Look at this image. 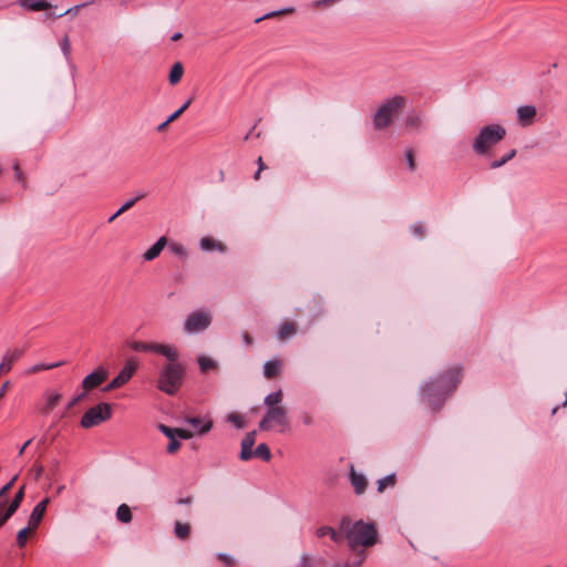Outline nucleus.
Masks as SVG:
<instances>
[{
  "label": "nucleus",
  "mask_w": 567,
  "mask_h": 567,
  "mask_svg": "<svg viewBox=\"0 0 567 567\" xmlns=\"http://www.w3.org/2000/svg\"><path fill=\"white\" fill-rule=\"evenodd\" d=\"M340 530L350 549H369L379 542V533L373 522H353L350 517H343Z\"/></svg>",
  "instance_id": "obj_1"
},
{
  "label": "nucleus",
  "mask_w": 567,
  "mask_h": 567,
  "mask_svg": "<svg viewBox=\"0 0 567 567\" xmlns=\"http://www.w3.org/2000/svg\"><path fill=\"white\" fill-rule=\"evenodd\" d=\"M461 380L458 368L446 371L439 379L431 381L423 389L424 400L434 409L442 405L447 394L455 390Z\"/></svg>",
  "instance_id": "obj_2"
},
{
  "label": "nucleus",
  "mask_w": 567,
  "mask_h": 567,
  "mask_svg": "<svg viewBox=\"0 0 567 567\" xmlns=\"http://www.w3.org/2000/svg\"><path fill=\"white\" fill-rule=\"evenodd\" d=\"M506 136V128L501 124L483 126L474 137L472 148L476 155L485 156Z\"/></svg>",
  "instance_id": "obj_3"
},
{
  "label": "nucleus",
  "mask_w": 567,
  "mask_h": 567,
  "mask_svg": "<svg viewBox=\"0 0 567 567\" xmlns=\"http://www.w3.org/2000/svg\"><path fill=\"white\" fill-rule=\"evenodd\" d=\"M406 105V99L402 95H395L385 100L373 115V127L375 131H383L390 127L394 117L399 115Z\"/></svg>",
  "instance_id": "obj_4"
},
{
  "label": "nucleus",
  "mask_w": 567,
  "mask_h": 567,
  "mask_svg": "<svg viewBox=\"0 0 567 567\" xmlns=\"http://www.w3.org/2000/svg\"><path fill=\"white\" fill-rule=\"evenodd\" d=\"M177 357L168 360V363L159 372L157 388L168 395H173L182 385L184 368L177 362Z\"/></svg>",
  "instance_id": "obj_5"
},
{
  "label": "nucleus",
  "mask_w": 567,
  "mask_h": 567,
  "mask_svg": "<svg viewBox=\"0 0 567 567\" xmlns=\"http://www.w3.org/2000/svg\"><path fill=\"white\" fill-rule=\"evenodd\" d=\"M274 426H278L280 433L289 427L288 411L285 406L267 410L259 422V429L262 431H269Z\"/></svg>",
  "instance_id": "obj_6"
},
{
  "label": "nucleus",
  "mask_w": 567,
  "mask_h": 567,
  "mask_svg": "<svg viewBox=\"0 0 567 567\" xmlns=\"http://www.w3.org/2000/svg\"><path fill=\"white\" fill-rule=\"evenodd\" d=\"M112 416V406L109 403H100L89 409L81 419V426L91 429L107 421Z\"/></svg>",
  "instance_id": "obj_7"
},
{
  "label": "nucleus",
  "mask_w": 567,
  "mask_h": 567,
  "mask_svg": "<svg viewBox=\"0 0 567 567\" xmlns=\"http://www.w3.org/2000/svg\"><path fill=\"white\" fill-rule=\"evenodd\" d=\"M128 347L133 351H137V352L152 351V352L162 354V355L166 357L167 360H173L175 357H177L176 349L168 344L148 343V342H143V341H131V342H128Z\"/></svg>",
  "instance_id": "obj_8"
},
{
  "label": "nucleus",
  "mask_w": 567,
  "mask_h": 567,
  "mask_svg": "<svg viewBox=\"0 0 567 567\" xmlns=\"http://www.w3.org/2000/svg\"><path fill=\"white\" fill-rule=\"evenodd\" d=\"M137 367L136 360L128 359L121 372L105 386L104 391H112L126 384L137 370Z\"/></svg>",
  "instance_id": "obj_9"
},
{
  "label": "nucleus",
  "mask_w": 567,
  "mask_h": 567,
  "mask_svg": "<svg viewBox=\"0 0 567 567\" xmlns=\"http://www.w3.org/2000/svg\"><path fill=\"white\" fill-rule=\"evenodd\" d=\"M212 317L208 312L196 311L190 313L185 321V330L187 332H199L209 327Z\"/></svg>",
  "instance_id": "obj_10"
},
{
  "label": "nucleus",
  "mask_w": 567,
  "mask_h": 567,
  "mask_svg": "<svg viewBox=\"0 0 567 567\" xmlns=\"http://www.w3.org/2000/svg\"><path fill=\"white\" fill-rule=\"evenodd\" d=\"M106 378L107 371L103 368H99L83 379L82 388L85 391H91L100 386L106 380Z\"/></svg>",
  "instance_id": "obj_11"
},
{
  "label": "nucleus",
  "mask_w": 567,
  "mask_h": 567,
  "mask_svg": "<svg viewBox=\"0 0 567 567\" xmlns=\"http://www.w3.org/2000/svg\"><path fill=\"white\" fill-rule=\"evenodd\" d=\"M537 110L533 105H524L517 109V120L520 126L526 127L534 123Z\"/></svg>",
  "instance_id": "obj_12"
},
{
  "label": "nucleus",
  "mask_w": 567,
  "mask_h": 567,
  "mask_svg": "<svg viewBox=\"0 0 567 567\" xmlns=\"http://www.w3.org/2000/svg\"><path fill=\"white\" fill-rule=\"evenodd\" d=\"M49 503H50V498L45 497L39 504L35 505V507L33 508V511L29 517V520H28L29 526H31L34 529L38 528L39 524L41 523V520L44 516V513L47 511Z\"/></svg>",
  "instance_id": "obj_13"
},
{
  "label": "nucleus",
  "mask_w": 567,
  "mask_h": 567,
  "mask_svg": "<svg viewBox=\"0 0 567 567\" xmlns=\"http://www.w3.org/2000/svg\"><path fill=\"white\" fill-rule=\"evenodd\" d=\"M23 354V349H13L8 351L0 363V373L7 374L12 369L14 362H17Z\"/></svg>",
  "instance_id": "obj_14"
},
{
  "label": "nucleus",
  "mask_w": 567,
  "mask_h": 567,
  "mask_svg": "<svg viewBox=\"0 0 567 567\" xmlns=\"http://www.w3.org/2000/svg\"><path fill=\"white\" fill-rule=\"evenodd\" d=\"M350 481L355 494L361 495L365 492L368 481L363 474L358 473L352 465L350 467Z\"/></svg>",
  "instance_id": "obj_15"
},
{
  "label": "nucleus",
  "mask_w": 567,
  "mask_h": 567,
  "mask_svg": "<svg viewBox=\"0 0 567 567\" xmlns=\"http://www.w3.org/2000/svg\"><path fill=\"white\" fill-rule=\"evenodd\" d=\"M166 245H167L166 237L163 236V237L158 238V240L150 249H147L144 252V255H143L144 260L152 261L155 258H157Z\"/></svg>",
  "instance_id": "obj_16"
},
{
  "label": "nucleus",
  "mask_w": 567,
  "mask_h": 567,
  "mask_svg": "<svg viewBox=\"0 0 567 567\" xmlns=\"http://www.w3.org/2000/svg\"><path fill=\"white\" fill-rule=\"evenodd\" d=\"M45 403L41 409L42 414H49L61 401L62 394L59 392L49 391L45 392Z\"/></svg>",
  "instance_id": "obj_17"
},
{
  "label": "nucleus",
  "mask_w": 567,
  "mask_h": 567,
  "mask_svg": "<svg viewBox=\"0 0 567 567\" xmlns=\"http://www.w3.org/2000/svg\"><path fill=\"white\" fill-rule=\"evenodd\" d=\"M19 4L31 11H43L52 8V4L45 0H19Z\"/></svg>",
  "instance_id": "obj_18"
},
{
  "label": "nucleus",
  "mask_w": 567,
  "mask_h": 567,
  "mask_svg": "<svg viewBox=\"0 0 567 567\" xmlns=\"http://www.w3.org/2000/svg\"><path fill=\"white\" fill-rule=\"evenodd\" d=\"M316 535L320 538L324 536H330V538L336 543H340L343 539V535L341 534L340 529L339 532H336L332 527L329 526L319 527L316 530Z\"/></svg>",
  "instance_id": "obj_19"
},
{
  "label": "nucleus",
  "mask_w": 567,
  "mask_h": 567,
  "mask_svg": "<svg viewBox=\"0 0 567 567\" xmlns=\"http://www.w3.org/2000/svg\"><path fill=\"white\" fill-rule=\"evenodd\" d=\"M281 362L279 360L267 361L264 365V375L274 379L280 373Z\"/></svg>",
  "instance_id": "obj_20"
},
{
  "label": "nucleus",
  "mask_w": 567,
  "mask_h": 567,
  "mask_svg": "<svg viewBox=\"0 0 567 567\" xmlns=\"http://www.w3.org/2000/svg\"><path fill=\"white\" fill-rule=\"evenodd\" d=\"M296 332H297V324L291 321H285L279 328L278 337L280 340H287V339L291 338L292 336H295Z\"/></svg>",
  "instance_id": "obj_21"
},
{
  "label": "nucleus",
  "mask_w": 567,
  "mask_h": 567,
  "mask_svg": "<svg viewBox=\"0 0 567 567\" xmlns=\"http://www.w3.org/2000/svg\"><path fill=\"white\" fill-rule=\"evenodd\" d=\"M200 248L203 250H207V251L215 250V249H217L219 251L226 250V246L223 243L216 241L212 237H203L200 239Z\"/></svg>",
  "instance_id": "obj_22"
},
{
  "label": "nucleus",
  "mask_w": 567,
  "mask_h": 567,
  "mask_svg": "<svg viewBox=\"0 0 567 567\" xmlns=\"http://www.w3.org/2000/svg\"><path fill=\"white\" fill-rule=\"evenodd\" d=\"M284 393L281 390H278L274 393L268 394L264 402L267 406V410H270L271 408H280L282 402Z\"/></svg>",
  "instance_id": "obj_23"
},
{
  "label": "nucleus",
  "mask_w": 567,
  "mask_h": 567,
  "mask_svg": "<svg viewBox=\"0 0 567 567\" xmlns=\"http://www.w3.org/2000/svg\"><path fill=\"white\" fill-rule=\"evenodd\" d=\"M367 550L368 549H351V551L354 554V557L351 561L347 563V567H362L368 556Z\"/></svg>",
  "instance_id": "obj_24"
},
{
  "label": "nucleus",
  "mask_w": 567,
  "mask_h": 567,
  "mask_svg": "<svg viewBox=\"0 0 567 567\" xmlns=\"http://www.w3.org/2000/svg\"><path fill=\"white\" fill-rule=\"evenodd\" d=\"M184 74V66L181 62H176L169 72L168 81L172 85L177 84Z\"/></svg>",
  "instance_id": "obj_25"
},
{
  "label": "nucleus",
  "mask_w": 567,
  "mask_h": 567,
  "mask_svg": "<svg viewBox=\"0 0 567 567\" xmlns=\"http://www.w3.org/2000/svg\"><path fill=\"white\" fill-rule=\"evenodd\" d=\"M116 518L124 524L132 520V512L128 505L121 504L116 509Z\"/></svg>",
  "instance_id": "obj_26"
},
{
  "label": "nucleus",
  "mask_w": 567,
  "mask_h": 567,
  "mask_svg": "<svg viewBox=\"0 0 567 567\" xmlns=\"http://www.w3.org/2000/svg\"><path fill=\"white\" fill-rule=\"evenodd\" d=\"M144 197V194L138 195L136 198L127 200L121 208L109 218V223H113L118 216L131 209L135 203Z\"/></svg>",
  "instance_id": "obj_27"
},
{
  "label": "nucleus",
  "mask_w": 567,
  "mask_h": 567,
  "mask_svg": "<svg viewBox=\"0 0 567 567\" xmlns=\"http://www.w3.org/2000/svg\"><path fill=\"white\" fill-rule=\"evenodd\" d=\"M175 536L179 539H187L190 534L189 524L176 522L174 527Z\"/></svg>",
  "instance_id": "obj_28"
},
{
  "label": "nucleus",
  "mask_w": 567,
  "mask_h": 567,
  "mask_svg": "<svg viewBox=\"0 0 567 567\" xmlns=\"http://www.w3.org/2000/svg\"><path fill=\"white\" fill-rule=\"evenodd\" d=\"M35 532L31 526H27L18 532L17 543L20 548L24 547L29 537Z\"/></svg>",
  "instance_id": "obj_29"
},
{
  "label": "nucleus",
  "mask_w": 567,
  "mask_h": 567,
  "mask_svg": "<svg viewBox=\"0 0 567 567\" xmlns=\"http://www.w3.org/2000/svg\"><path fill=\"white\" fill-rule=\"evenodd\" d=\"M197 362H198L200 371L204 372V373L209 371V370L217 369L216 361H214L213 359H210L208 357L200 355V357H198Z\"/></svg>",
  "instance_id": "obj_30"
},
{
  "label": "nucleus",
  "mask_w": 567,
  "mask_h": 567,
  "mask_svg": "<svg viewBox=\"0 0 567 567\" xmlns=\"http://www.w3.org/2000/svg\"><path fill=\"white\" fill-rule=\"evenodd\" d=\"M295 12V8L290 7V8H285V9H281V10H278V11H272V12H269L267 14H265L264 17H260L258 19H256V23L262 21V20H267V19H272V18H277V17H282V16H288V14H292Z\"/></svg>",
  "instance_id": "obj_31"
},
{
  "label": "nucleus",
  "mask_w": 567,
  "mask_h": 567,
  "mask_svg": "<svg viewBox=\"0 0 567 567\" xmlns=\"http://www.w3.org/2000/svg\"><path fill=\"white\" fill-rule=\"evenodd\" d=\"M396 483L395 474H390L378 481V492L383 493L386 487H393Z\"/></svg>",
  "instance_id": "obj_32"
},
{
  "label": "nucleus",
  "mask_w": 567,
  "mask_h": 567,
  "mask_svg": "<svg viewBox=\"0 0 567 567\" xmlns=\"http://www.w3.org/2000/svg\"><path fill=\"white\" fill-rule=\"evenodd\" d=\"M516 155V150H511L506 154H504L499 159H495L491 163V168L496 169L504 166L507 162L513 159Z\"/></svg>",
  "instance_id": "obj_33"
},
{
  "label": "nucleus",
  "mask_w": 567,
  "mask_h": 567,
  "mask_svg": "<svg viewBox=\"0 0 567 567\" xmlns=\"http://www.w3.org/2000/svg\"><path fill=\"white\" fill-rule=\"evenodd\" d=\"M322 559L315 558L308 554H302L300 556L299 564L296 567H317V564L321 563Z\"/></svg>",
  "instance_id": "obj_34"
},
{
  "label": "nucleus",
  "mask_w": 567,
  "mask_h": 567,
  "mask_svg": "<svg viewBox=\"0 0 567 567\" xmlns=\"http://www.w3.org/2000/svg\"><path fill=\"white\" fill-rule=\"evenodd\" d=\"M254 456L260 457L266 462L270 461L271 453H270L268 445L265 443H260L254 451Z\"/></svg>",
  "instance_id": "obj_35"
},
{
  "label": "nucleus",
  "mask_w": 567,
  "mask_h": 567,
  "mask_svg": "<svg viewBox=\"0 0 567 567\" xmlns=\"http://www.w3.org/2000/svg\"><path fill=\"white\" fill-rule=\"evenodd\" d=\"M422 125V118L417 114H409L405 118V126L410 130H417Z\"/></svg>",
  "instance_id": "obj_36"
},
{
  "label": "nucleus",
  "mask_w": 567,
  "mask_h": 567,
  "mask_svg": "<svg viewBox=\"0 0 567 567\" xmlns=\"http://www.w3.org/2000/svg\"><path fill=\"white\" fill-rule=\"evenodd\" d=\"M168 248L175 256H178L182 259H186L188 256L187 249L182 244L171 243Z\"/></svg>",
  "instance_id": "obj_37"
},
{
  "label": "nucleus",
  "mask_w": 567,
  "mask_h": 567,
  "mask_svg": "<svg viewBox=\"0 0 567 567\" xmlns=\"http://www.w3.org/2000/svg\"><path fill=\"white\" fill-rule=\"evenodd\" d=\"M0 528L6 524V522L16 513L11 511L8 506H6V502H0Z\"/></svg>",
  "instance_id": "obj_38"
},
{
  "label": "nucleus",
  "mask_w": 567,
  "mask_h": 567,
  "mask_svg": "<svg viewBox=\"0 0 567 567\" xmlns=\"http://www.w3.org/2000/svg\"><path fill=\"white\" fill-rule=\"evenodd\" d=\"M23 497H24V486H22L14 495L12 502L8 505L9 508H11V511L13 512H17V509L19 508L21 502L23 501Z\"/></svg>",
  "instance_id": "obj_39"
},
{
  "label": "nucleus",
  "mask_w": 567,
  "mask_h": 567,
  "mask_svg": "<svg viewBox=\"0 0 567 567\" xmlns=\"http://www.w3.org/2000/svg\"><path fill=\"white\" fill-rule=\"evenodd\" d=\"M217 559L225 566V567H237V560L235 557L219 553L217 554Z\"/></svg>",
  "instance_id": "obj_40"
},
{
  "label": "nucleus",
  "mask_w": 567,
  "mask_h": 567,
  "mask_svg": "<svg viewBox=\"0 0 567 567\" xmlns=\"http://www.w3.org/2000/svg\"><path fill=\"white\" fill-rule=\"evenodd\" d=\"M62 364H63V362H61V361L56 362V363H53V364H42V363L41 364H35V365H33L32 368H30L28 370V373L29 374L38 373V372L43 371V370H50V369H53V368H58V367H60Z\"/></svg>",
  "instance_id": "obj_41"
},
{
  "label": "nucleus",
  "mask_w": 567,
  "mask_h": 567,
  "mask_svg": "<svg viewBox=\"0 0 567 567\" xmlns=\"http://www.w3.org/2000/svg\"><path fill=\"white\" fill-rule=\"evenodd\" d=\"M227 421L230 422L231 424H234L237 429L245 427L244 419L238 413L234 412V413L228 414Z\"/></svg>",
  "instance_id": "obj_42"
},
{
  "label": "nucleus",
  "mask_w": 567,
  "mask_h": 567,
  "mask_svg": "<svg viewBox=\"0 0 567 567\" xmlns=\"http://www.w3.org/2000/svg\"><path fill=\"white\" fill-rule=\"evenodd\" d=\"M192 99L186 101L179 109H177L173 114L168 116V122H175L179 116L189 107L192 104Z\"/></svg>",
  "instance_id": "obj_43"
},
{
  "label": "nucleus",
  "mask_w": 567,
  "mask_h": 567,
  "mask_svg": "<svg viewBox=\"0 0 567 567\" xmlns=\"http://www.w3.org/2000/svg\"><path fill=\"white\" fill-rule=\"evenodd\" d=\"M158 430L169 440L175 439L177 436V429L169 427L165 424H159Z\"/></svg>",
  "instance_id": "obj_44"
},
{
  "label": "nucleus",
  "mask_w": 567,
  "mask_h": 567,
  "mask_svg": "<svg viewBox=\"0 0 567 567\" xmlns=\"http://www.w3.org/2000/svg\"><path fill=\"white\" fill-rule=\"evenodd\" d=\"M158 430L169 440L175 439L177 436V429L169 427L165 424H159Z\"/></svg>",
  "instance_id": "obj_45"
},
{
  "label": "nucleus",
  "mask_w": 567,
  "mask_h": 567,
  "mask_svg": "<svg viewBox=\"0 0 567 567\" xmlns=\"http://www.w3.org/2000/svg\"><path fill=\"white\" fill-rule=\"evenodd\" d=\"M158 430L169 440L175 439L177 436V429L169 427L165 424H159Z\"/></svg>",
  "instance_id": "obj_46"
},
{
  "label": "nucleus",
  "mask_w": 567,
  "mask_h": 567,
  "mask_svg": "<svg viewBox=\"0 0 567 567\" xmlns=\"http://www.w3.org/2000/svg\"><path fill=\"white\" fill-rule=\"evenodd\" d=\"M405 159H406L409 169L411 172H414L416 169V163H415L413 150L409 148L405 151Z\"/></svg>",
  "instance_id": "obj_47"
},
{
  "label": "nucleus",
  "mask_w": 567,
  "mask_h": 567,
  "mask_svg": "<svg viewBox=\"0 0 567 567\" xmlns=\"http://www.w3.org/2000/svg\"><path fill=\"white\" fill-rule=\"evenodd\" d=\"M255 442H256V431H251L245 435V437L241 441V445L252 449Z\"/></svg>",
  "instance_id": "obj_48"
},
{
  "label": "nucleus",
  "mask_w": 567,
  "mask_h": 567,
  "mask_svg": "<svg viewBox=\"0 0 567 567\" xmlns=\"http://www.w3.org/2000/svg\"><path fill=\"white\" fill-rule=\"evenodd\" d=\"M18 475H14L12 480L7 483L1 489H0V502H4L3 498L7 496V494L11 491L13 487L14 482L17 481Z\"/></svg>",
  "instance_id": "obj_49"
},
{
  "label": "nucleus",
  "mask_w": 567,
  "mask_h": 567,
  "mask_svg": "<svg viewBox=\"0 0 567 567\" xmlns=\"http://www.w3.org/2000/svg\"><path fill=\"white\" fill-rule=\"evenodd\" d=\"M60 47H61V50H62L63 54L65 55V58L69 59L70 54H71V44H70V40H69L68 35H65L61 40Z\"/></svg>",
  "instance_id": "obj_50"
},
{
  "label": "nucleus",
  "mask_w": 567,
  "mask_h": 567,
  "mask_svg": "<svg viewBox=\"0 0 567 567\" xmlns=\"http://www.w3.org/2000/svg\"><path fill=\"white\" fill-rule=\"evenodd\" d=\"M13 171H14V178L18 182L22 183L23 186H25V184H27L25 183V176H24V174H23V172H22V169H21V167H20L18 162L14 163Z\"/></svg>",
  "instance_id": "obj_51"
},
{
  "label": "nucleus",
  "mask_w": 567,
  "mask_h": 567,
  "mask_svg": "<svg viewBox=\"0 0 567 567\" xmlns=\"http://www.w3.org/2000/svg\"><path fill=\"white\" fill-rule=\"evenodd\" d=\"M254 456V451L250 447H246L245 445H241V451H240V460L241 461H248L250 460L251 457Z\"/></svg>",
  "instance_id": "obj_52"
},
{
  "label": "nucleus",
  "mask_w": 567,
  "mask_h": 567,
  "mask_svg": "<svg viewBox=\"0 0 567 567\" xmlns=\"http://www.w3.org/2000/svg\"><path fill=\"white\" fill-rule=\"evenodd\" d=\"M181 447V442L175 437V439H172L169 440V443L167 445V452L169 454H174L176 453Z\"/></svg>",
  "instance_id": "obj_53"
},
{
  "label": "nucleus",
  "mask_w": 567,
  "mask_h": 567,
  "mask_svg": "<svg viewBox=\"0 0 567 567\" xmlns=\"http://www.w3.org/2000/svg\"><path fill=\"white\" fill-rule=\"evenodd\" d=\"M43 471H44L43 466L41 464H39V463H35L33 465L32 470H31V472L33 473L35 480L40 478V476L42 475Z\"/></svg>",
  "instance_id": "obj_54"
},
{
  "label": "nucleus",
  "mask_w": 567,
  "mask_h": 567,
  "mask_svg": "<svg viewBox=\"0 0 567 567\" xmlns=\"http://www.w3.org/2000/svg\"><path fill=\"white\" fill-rule=\"evenodd\" d=\"M412 231L414 235L419 236V237H423L424 236V231H425V228L422 224H415L412 226Z\"/></svg>",
  "instance_id": "obj_55"
},
{
  "label": "nucleus",
  "mask_w": 567,
  "mask_h": 567,
  "mask_svg": "<svg viewBox=\"0 0 567 567\" xmlns=\"http://www.w3.org/2000/svg\"><path fill=\"white\" fill-rule=\"evenodd\" d=\"M193 435H194L193 432H190L188 430L177 429V436L181 439L188 440V439H192Z\"/></svg>",
  "instance_id": "obj_56"
},
{
  "label": "nucleus",
  "mask_w": 567,
  "mask_h": 567,
  "mask_svg": "<svg viewBox=\"0 0 567 567\" xmlns=\"http://www.w3.org/2000/svg\"><path fill=\"white\" fill-rule=\"evenodd\" d=\"M213 427V421L212 420H208L205 422V424L198 430V433L204 435L206 433H208Z\"/></svg>",
  "instance_id": "obj_57"
},
{
  "label": "nucleus",
  "mask_w": 567,
  "mask_h": 567,
  "mask_svg": "<svg viewBox=\"0 0 567 567\" xmlns=\"http://www.w3.org/2000/svg\"><path fill=\"white\" fill-rule=\"evenodd\" d=\"M80 402L73 398L66 405V409H65V413L62 415V417H64L66 415V413L72 410L75 405H78Z\"/></svg>",
  "instance_id": "obj_58"
},
{
  "label": "nucleus",
  "mask_w": 567,
  "mask_h": 567,
  "mask_svg": "<svg viewBox=\"0 0 567 567\" xmlns=\"http://www.w3.org/2000/svg\"><path fill=\"white\" fill-rule=\"evenodd\" d=\"M10 386V382L9 381H4L0 388V400L6 395L8 389Z\"/></svg>",
  "instance_id": "obj_59"
},
{
  "label": "nucleus",
  "mask_w": 567,
  "mask_h": 567,
  "mask_svg": "<svg viewBox=\"0 0 567 567\" xmlns=\"http://www.w3.org/2000/svg\"><path fill=\"white\" fill-rule=\"evenodd\" d=\"M186 421L195 429L198 427L202 422L199 417H188Z\"/></svg>",
  "instance_id": "obj_60"
},
{
  "label": "nucleus",
  "mask_w": 567,
  "mask_h": 567,
  "mask_svg": "<svg viewBox=\"0 0 567 567\" xmlns=\"http://www.w3.org/2000/svg\"><path fill=\"white\" fill-rule=\"evenodd\" d=\"M243 339L247 346H251L254 343L252 337L248 332H244Z\"/></svg>",
  "instance_id": "obj_61"
},
{
  "label": "nucleus",
  "mask_w": 567,
  "mask_h": 567,
  "mask_svg": "<svg viewBox=\"0 0 567 567\" xmlns=\"http://www.w3.org/2000/svg\"><path fill=\"white\" fill-rule=\"evenodd\" d=\"M302 421L306 425H311L313 423V417L306 413L303 416H302Z\"/></svg>",
  "instance_id": "obj_62"
},
{
  "label": "nucleus",
  "mask_w": 567,
  "mask_h": 567,
  "mask_svg": "<svg viewBox=\"0 0 567 567\" xmlns=\"http://www.w3.org/2000/svg\"><path fill=\"white\" fill-rule=\"evenodd\" d=\"M171 123L172 122H168V118H167L165 122H163L162 124H159L157 126V131L158 132H164Z\"/></svg>",
  "instance_id": "obj_63"
},
{
  "label": "nucleus",
  "mask_w": 567,
  "mask_h": 567,
  "mask_svg": "<svg viewBox=\"0 0 567 567\" xmlns=\"http://www.w3.org/2000/svg\"><path fill=\"white\" fill-rule=\"evenodd\" d=\"M87 392H89V391L83 390V392H82V393H80V394L75 395L74 398H75L79 402H81V401H83V400L85 399V396H86Z\"/></svg>",
  "instance_id": "obj_64"
}]
</instances>
